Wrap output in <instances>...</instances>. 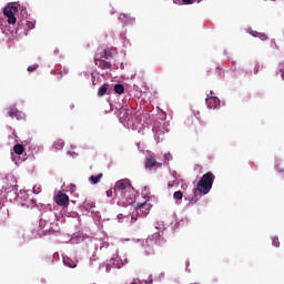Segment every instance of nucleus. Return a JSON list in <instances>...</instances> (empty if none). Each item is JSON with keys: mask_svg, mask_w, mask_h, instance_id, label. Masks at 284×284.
<instances>
[{"mask_svg": "<svg viewBox=\"0 0 284 284\" xmlns=\"http://www.w3.org/2000/svg\"><path fill=\"white\" fill-rule=\"evenodd\" d=\"M183 3H185L186 6H192L193 1L192 0H182Z\"/></svg>", "mask_w": 284, "mask_h": 284, "instance_id": "nucleus-28", "label": "nucleus"}, {"mask_svg": "<svg viewBox=\"0 0 284 284\" xmlns=\"http://www.w3.org/2000/svg\"><path fill=\"white\" fill-rule=\"evenodd\" d=\"M216 176H214V173L206 172L204 175H202L201 180L197 182L196 190L201 194H210V190H212V185H214V180Z\"/></svg>", "mask_w": 284, "mask_h": 284, "instance_id": "nucleus-1", "label": "nucleus"}, {"mask_svg": "<svg viewBox=\"0 0 284 284\" xmlns=\"http://www.w3.org/2000/svg\"><path fill=\"white\" fill-rule=\"evenodd\" d=\"M94 63L100 70H110L112 68V63L105 61L104 58H99V54L95 55Z\"/></svg>", "mask_w": 284, "mask_h": 284, "instance_id": "nucleus-5", "label": "nucleus"}, {"mask_svg": "<svg viewBox=\"0 0 284 284\" xmlns=\"http://www.w3.org/2000/svg\"><path fill=\"white\" fill-rule=\"evenodd\" d=\"M52 225V222H50L47 219H40L39 221V227H41L42 230H44V227H47V225Z\"/></svg>", "mask_w": 284, "mask_h": 284, "instance_id": "nucleus-18", "label": "nucleus"}, {"mask_svg": "<svg viewBox=\"0 0 284 284\" xmlns=\"http://www.w3.org/2000/svg\"><path fill=\"white\" fill-rule=\"evenodd\" d=\"M7 219H10V211L6 207V205H2L0 207V221L6 222Z\"/></svg>", "mask_w": 284, "mask_h": 284, "instance_id": "nucleus-11", "label": "nucleus"}, {"mask_svg": "<svg viewBox=\"0 0 284 284\" xmlns=\"http://www.w3.org/2000/svg\"><path fill=\"white\" fill-rule=\"evenodd\" d=\"M131 284H139V283H136V282H132Z\"/></svg>", "mask_w": 284, "mask_h": 284, "instance_id": "nucleus-32", "label": "nucleus"}, {"mask_svg": "<svg viewBox=\"0 0 284 284\" xmlns=\"http://www.w3.org/2000/svg\"><path fill=\"white\" fill-rule=\"evenodd\" d=\"M8 114L11 119H17L18 121L23 119V112L19 111L16 106L9 108Z\"/></svg>", "mask_w": 284, "mask_h": 284, "instance_id": "nucleus-9", "label": "nucleus"}, {"mask_svg": "<svg viewBox=\"0 0 284 284\" xmlns=\"http://www.w3.org/2000/svg\"><path fill=\"white\" fill-rule=\"evenodd\" d=\"M164 160L165 161H172V153L164 154Z\"/></svg>", "mask_w": 284, "mask_h": 284, "instance_id": "nucleus-25", "label": "nucleus"}, {"mask_svg": "<svg viewBox=\"0 0 284 284\" xmlns=\"http://www.w3.org/2000/svg\"><path fill=\"white\" fill-rule=\"evenodd\" d=\"M280 70L282 72V77H284V65L283 64H280Z\"/></svg>", "mask_w": 284, "mask_h": 284, "instance_id": "nucleus-30", "label": "nucleus"}, {"mask_svg": "<svg viewBox=\"0 0 284 284\" xmlns=\"http://www.w3.org/2000/svg\"><path fill=\"white\" fill-rule=\"evenodd\" d=\"M257 39H261V41H267V34H265V33H257Z\"/></svg>", "mask_w": 284, "mask_h": 284, "instance_id": "nucleus-21", "label": "nucleus"}, {"mask_svg": "<svg viewBox=\"0 0 284 284\" xmlns=\"http://www.w3.org/2000/svg\"><path fill=\"white\" fill-rule=\"evenodd\" d=\"M28 28H30L32 30V28H34V24L32 22H29Z\"/></svg>", "mask_w": 284, "mask_h": 284, "instance_id": "nucleus-31", "label": "nucleus"}, {"mask_svg": "<svg viewBox=\"0 0 284 284\" xmlns=\"http://www.w3.org/2000/svg\"><path fill=\"white\" fill-rule=\"evenodd\" d=\"M39 68V64H33V65H30L28 67V72H34L37 69Z\"/></svg>", "mask_w": 284, "mask_h": 284, "instance_id": "nucleus-22", "label": "nucleus"}, {"mask_svg": "<svg viewBox=\"0 0 284 284\" xmlns=\"http://www.w3.org/2000/svg\"><path fill=\"white\" fill-rule=\"evenodd\" d=\"M163 163L158 162L154 155H146L144 161V168L146 170H159V168H162Z\"/></svg>", "mask_w": 284, "mask_h": 284, "instance_id": "nucleus-4", "label": "nucleus"}, {"mask_svg": "<svg viewBox=\"0 0 284 284\" xmlns=\"http://www.w3.org/2000/svg\"><path fill=\"white\" fill-rule=\"evenodd\" d=\"M109 83H104L102 87L98 90V97H104V94L108 93Z\"/></svg>", "mask_w": 284, "mask_h": 284, "instance_id": "nucleus-13", "label": "nucleus"}, {"mask_svg": "<svg viewBox=\"0 0 284 284\" xmlns=\"http://www.w3.org/2000/svg\"><path fill=\"white\" fill-rule=\"evenodd\" d=\"M272 245H273V247H280L281 246V242L277 240V237L272 239Z\"/></svg>", "mask_w": 284, "mask_h": 284, "instance_id": "nucleus-20", "label": "nucleus"}, {"mask_svg": "<svg viewBox=\"0 0 284 284\" xmlns=\"http://www.w3.org/2000/svg\"><path fill=\"white\" fill-rule=\"evenodd\" d=\"M63 263H64V265H67L68 267H71V268L77 267V263H74V261H72L70 257H64V258H63Z\"/></svg>", "mask_w": 284, "mask_h": 284, "instance_id": "nucleus-16", "label": "nucleus"}, {"mask_svg": "<svg viewBox=\"0 0 284 284\" xmlns=\"http://www.w3.org/2000/svg\"><path fill=\"white\" fill-rule=\"evenodd\" d=\"M33 192L37 193V191L33 189Z\"/></svg>", "mask_w": 284, "mask_h": 284, "instance_id": "nucleus-33", "label": "nucleus"}, {"mask_svg": "<svg viewBox=\"0 0 284 284\" xmlns=\"http://www.w3.org/2000/svg\"><path fill=\"white\" fill-rule=\"evenodd\" d=\"M114 54H116V49L114 48H108L105 49L102 54L100 55L101 59H113L114 58Z\"/></svg>", "mask_w": 284, "mask_h": 284, "instance_id": "nucleus-10", "label": "nucleus"}, {"mask_svg": "<svg viewBox=\"0 0 284 284\" xmlns=\"http://www.w3.org/2000/svg\"><path fill=\"white\" fill-rule=\"evenodd\" d=\"M206 105L209 110H216L221 105V100L216 97L206 98Z\"/></svg>", "mask_w": 284, "mask_h": 284, "instance_id": "nucleus-8", "label": "nucleus"}, {"mask_svg": "<svg viewBox=\"0 0 284 284\" xmlns=\"http://www.w3.org/2000/svg\"><path fill=\"white\" fill-rule=\"evenodd\" d=\"M112 194H113L112 189H110V190L106 191V196H108L109 199L112 197Z\"/></svg>", "mask_w": 284, "mask_h": 284, "instance_id": "nucleus-29", "label": "nucleus"}, {"mask_svg": "<svg viewBox=\"0 0 284 284\" xmlns=\"http://www.w3.org/2000/svg\"><path fill=\"white\" fill-rule=\"evenodd\" d=\"M258 33H260V32H257V31H250L251 37H256V38H257V37H258Z\"/></svg>", "mask_w": 284, "mask_h": 284, "instance_id": "nucleus-27", "label": "nucleus"}, {"mask_svg": "<svg viewBox=\"0 0 284 284\" xmlns=\"http://www.w3.org/2000/svg\"><path fill=\"white\" fill-rule=\"evenodd\" d=\"M18 12L19 8L12 4H9L3 9V14L7 17V21L10 26H14V23H17V17H14V14Z\"/></svg>", "mask_w": 284, "mask_h": 284, "instance_id": "nucleus-3", "label": "nucleus"}, {"mask_svg": "<svg viewBox=\"0 0 284 284\" xmlns=\"http://www.w3.org/2000/svg\"><path fill=\"white\" fill-rule=\"evenodd\" d=\"M173 199H175V201H181L183 199V192L181 191L174 192Z\"/></svg>", "mask_w": 284, "mask_h": 284, "instance_id": "nucleus-19", "label": "nucleus"}, {"mask_svg": "<svg viewBox=\"0 0 284 284\" xmlns=\"http://www.w3.org/2000/svg\"><path fill=\"white\" fill-rule=\"evenodd\" d=\"M258 70H261V64H255L253 69L254 74H258Z\"/></svg>", "mask_w": 284, "mask_h": 284, "instance_id": "nucleus-24", "label": "nucleus"}, {"mask_svg": "<svg viewBox=\"0 0 284 284\" xmlns=\"http://www.w3.org/2000/svg\"><path fill=\"white\" fill-rule=\"evenodd\" d=\"M152 239H154L155 241H159V239H161V233H154L152 235Z\"/></svg>", "mask_w": 284, "mask_h": 284, "instance_id": "nucleus-26", "label": "nucleus"}, {"mask_svg": "<svg viewBox=\"0 0 284 284\" xmlns=\"http://www.w3.org/2000/svg\"><path fill=\"white\" fill-rule=\"evenodd\" d=\"M114 92L116 94H123V92H125V87H123V84H115Z\"/></svg>", "mask_w": 284, "mask_h": 284, "instance_id": "nucleus-17", "label": "nucleus"}, {"mask_svg": "<svg viewBox=\"0 0 284 284\" xmlns=\"http://www.w3.org/2000/svg\"><path fill=\"white\" fill-rule=\"evenodd\" d=\"M64 146H65V142H63V140H57L53 143V149L54 150H63Z\"/></svg>", "mask_w": 284, "mask_h": 284, "instance_id": "nucleus-15", "label": "nucleus"}, {"mask_svg": "<svg viewBox=\"0 0 284 284\" xmlns=\"http://www.w3.org/2000/svg\"><path fill=\"white\" fill-rule=\"evenodd\" d=\"M114 192H120L128 199L130 196L128 195V193L134 192V187H132V184H130V181L120 180L115 183Z\"/></svg>", "mask_w": 284, "mask_h": 284, "instance_id": "nucleus-2", "label": "nucleus"}, {"mask_svg": "<svg viewBox=\"0 0 284 284\" xmlns=\"http://www.w3.org/2000/svg\"><path fill=\"white\" fill-rule=\"evenodd\" d=\"M135 210L136 214H139L140 216H148V214H150V203H140L136 205Z\"/></svg>", "mask_w": 284, "mask_h": 284, "instance_id": "nucleus-7", "label": "nucleus"}, {"mask_svg": "<svg viewBox=\"0 0 284 284\" xmlns=\"http://www.w3.org/2000/svg\"><path fill=\"white\" fill-rule=\"evenodd\" d=\"M103 179V173H99L98 175H91L89 178V181H91L92 185H97V183H100Z\"/></svg>", "mask_w": 284, "mask_h": 284, "instance_id": "nucleus-12", "label": "nucleus"}, {"mask_svg": "<svg viewBox=\"0 0 284 284\" xmlns=\"http://www.w3.org/2000/svg\"><path fill=\"white\" fill-rule=\"evenodd\" d=\"M54 201L58 205L65 207V205H68V203H70V197L68 196V194L59 192L54 196Z\"/></svg>", "mask_w": 284, "mask_h": 284, "instance_id": "nucleus-6", "label": "nucleus"}, {"mask_svg": "<svg viewBox=\"0 0 284 284\" xmlns=\"http://www.w3.org/2000/svg\"><path fill=\"white\" fill-rule=\"evenodd\" d=\"M13 152H14L16 154L21 155V154H23V152H26V148H23V144H16V145L13 146Z\"/></svg>", "mask_w": 284, "mask_h": 284, "instance_id": "nucleus-14", "label": "nucleus"}, {"mask_svg": "<svg viewBox=\"0 0 284 284\" xmlns=\"http://www.w3.org/2000/svg\"><path fill=\"white\" fill-rule=\"evenodd\" d=\"M122 112H123L124 119H128V116H130V110H128V109H122Z\"/></svg>", "mask_w": 284, "mask_h": 284, "instance_id": "nucleus-23", "label": "nucleus"}]
</instances>
